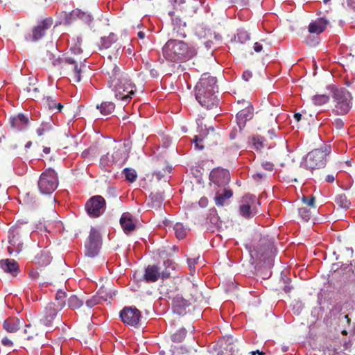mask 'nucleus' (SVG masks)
Here are the masks:
<instances>
[{"label": "nucleus", "mask_w": 355, "mask_h": 355, "mask_svg": "<svg viewBox=\"0 0 355 355\" xmlns=\"http://www.w3.org/2000/svg\"><path fill=\"white\" fill-rule=\"evenodd\" d=\"M189 302L184 299L182 295L172 300L173 311L179 315H183L187 313V308L189 307Z\"/></svg>", "instance_id": "4be33fe9"}, {"label": "nucleus", "mask_w": 355, "mask_h": 355, "mask_svg": "<svg viewBox=\"0 0 355 355\" xmlns=\"http://www.w3.org/2000/svg\"><path fill=\"white\" fill-rule=\"evenodd\" d=\"M250 35L246 31L239 30L236 35H234V37L230 38V42L239 44H245L246 42L250 40Z\"/></svg>", "instance_id": "c756f323"}, {"label": "nucleus", "mask_w": 355, "mask_h": 355, "mask_svg": "<svg viewBox=\"0 0 355 355\" xmlns=\"http://www.w3.org/2000/svg\"><path fill=\"white\" fill-rule=\"evenodd\" d=\"M162 54L166 60L178 62L191 58L193 55V51L186 42L171 39L164 45Z\"/></svg>", "instance_id": "7ed1b4c3"}, {"label": "nucleus", "mask_w": 355, "mask_h": 355, "mask_svg": "<svg viewBox=\"0 0 355 355\" xmlns=\"http://www.w3.org/2000/svg\"><path fill=\"white\" fill-rule=\"evenodd\" d=\"M31 229L26 223L16 225L9 230V243L16 248V251L19 253L23 248L24 242L27 241L31 236Z\"/></svg>", "instance_id": "0eeeda50"}, {"label": "nucleus", "mask_w": 355, "mask_h": 355, "mask_svg": "<svg viewBox=\"0 0 355 355\" xmlns=\"http://www.w3.org/2000/svg\"><path fill=\"white\" fill-rule=\"evenodd\" d=\"M328 24L329 21L324 17L318 18L316 21L310 23L309 32L317 35L320 34L324 31Z\"/></svg>", "instance_id": "b1692460"}, {"label": "nucleus", "mask_w": 355, "mask_h": 355, "mask_svg": "<svg viewBox=\"0 0 355 355\" xmlns=\"http://www.w3.org/2000/svg\"><path fill=\"white\" fill-rule=\"evenodd\" d=\"M216 79L214 77L204 74L195 87V96L199 104L207 109H212L219 105L220 99L215 94ZM218 93V91L216 90Z\"/></svg>", "instance_id": "f257e3e1"}, {"label": "nucleus", "mask_w": 355, "mask_h": 355, "mask_svg": "<svg viewBox=\"0 0 355 355\" xmlns=\"http://www.w3.org/2000/svg\"><path fill=\"white\" fill-rule=\"evenodd\" d=\"M25 334L26 338H24V347L26 349H38L44 345V334L42 331H38L35 327L26 325Z\"/></svg>", "instance_id": "9d476101"}, {"label": "nucleus", "mask_w": 355, "mask_h": 355, "mask_svg": "<svg viewBox=\"0 0 355 355\" xmlns=\"http://www.w3.org/2000/svg\"><path fill=\"white\" fill-rule=\"evenodd\" d=\"M24 320L15 317L8 318L3 322V328L8 332L14 333L17 331L24 324Z\"/></svg>", "instance_id": "5701e85b"}, {"label": "nucleus", "mask_w": 355, "mask_h": 355, "mask_svg": "<svg viewBox=\"0 0 355 355\" xmlns=\"http://www.w3.org/2000/svg\"><path fill=\"white\" fill-rule=\"evenodd\" d=\"M85 209L90 216L98 217L105 209V200L101 196H93L87 202Z\"/></svg>", "instance_id": "4468645a"}, {"label": "nucleus", "mask_w": 355, "mask_h": 355, "mask_svg": "<svg viewBox=\"0 0 355 355\" xmlns=\"http://www.w3.org/2000/svg\"><path fill=\"white\" fill-rule=\"evenodd\" d=\"M233 196V191L230 188H223V207L225 201Z\"/></svg>", "instance_id": "3c124183"}, {"label": "nucleus", "mask_w": 355, "mask_h": 355, "mask_svg": "<svg viewBox=\"0 0 355 355\" xmlns=\"http://www.w3.org/2000/svg\"><path fill=\"white\" fill-rule=\"evenodd\" d=\"M209 180L219 187L222 182V168L219 167L214 168L210 173Z\"/></svg>", "instance_id": "72a5a7b5"}, {"label": "nucleus", "mask_w": 355, "mask_h": 355, "mask_svg": "<svg viewBox=\"0 0 355 355\" xmlns=\"http://www.w3.org/2000/svg\"><path fill=\"white\" fill-rule=\"evenodd\" d=\"M214 199L216 205L220 206L222 205V194L217 193Z\"/></svg>", "instance_id": "69168bd1"}, {"label": "nucleus", "mask_w": 355, "mask_h": 355, "mask_svg": "<svg viewBox=\"0 0 355 355\" xmlns=\"http://www.w3.org/2000/svg\"><path fill=\"white\" fill-rule=\"evenodd\" d=\"M247 107L240 110L236 114L237 124L241 130L245 125L248 121L252 119L254 115V109L249 102H246Z\"/></svg>", "instance_id": "a211bd4d"}, {"label": "nucleus", "mask_w": 355, "mask_h": 355, "mask_svg": "<svg viewBox=\"0 0 355 355\" xmlns=\"http://www.w3.org/2000/svg\"><path fill=\"white\" fill-rule=\"evenodd\" d=\"M263 141L264 139L260 137H254L252 138L253 146L254 148L257 150H260L263 148Z\"/></svg>", "instance_id": "de8ad7c7"}, {"label": "nucleus", "mask_w": 355, "mask_h": 355, "mask_svg": "<svg viewBox=\"0 0 355 355\" xmlns=\"http://www.w3.org/2000/svg\"><path fill=\"white\" fill-rule=\"evenodd\" d=\"M1 343L6 347H12L13 346L12 341L7 336H5L1 339Z\"/></svg>", "instance_id": "13d9d810"}, {"label": "nucleus", "mask_w": 355, "mask_h": 355, "mask_svg": "<svg viewBox=\"0 0 355 355\" xmlns=\"http://www.w3.org/2000/svg\"><path fill=\"white\" fill-rule=\"evenodd\" d=\"M226 345L223 355H241L238 348V340L231 335L223 336Z\"/></svg>", "instance_id": "6ab92c4d"}, {"label": "nucleus", "mask_w": 355, "mask_h": 355, "mask_svg": "<svg viewBox=\"0 0 355 355\" xmlns=\"http://www.w3.org/2000/svg\"><path fill=\"white\" fill-rule=\"evenodd\" d=\"M209 229L212 232H217V236L220 239V227L222 225V220H220V216H218V214L216 210L211 209L210 211V214L209 216Z\"/></svg>", "instance_id": "412c9836"}, {"label": "nucleus", "mask_w": 355, "mask_h": 355, "mask_svg": "<svg viewBox=\"0 0 355 355\" xmlns=\"http://www.w3.org/2000/svg\"><path fill=\"white\" fill-rule=\"evenodd\" d=\"M263 49V46L261 44L258 43V42H255L254 44V50L257 52V53H259Z\"/></svg>", "instance_id": "338daca9"}, {"label": "nucleus", "mask_w": 355, "mask_h": 355, "mask_svg": "<svg viewBox=\"0 0 355 355\" xmlns=\"http://www.w3.org/2000/svg\"><path fill=\"white\" fill-rule=\"evenodd\" d=\"M199 258L200 256L198 255L197 257L187 259L188 266L191 271H195L194 266L198 263Z\"/></svg>", "instance_id": "864d4df0"}, {"label": "nucleus", "mask_w": 355, "mask_h": 355, "mask_svg": "<svg viewBox=\"0 0 355 355\" xmlns=\"http://www.w3.org/2000/svg\"><path fill=\"white\" fill-rule=\"evenodd\" d=\"M184 27H185V23L183 24L182 27V24H180V26H175L173 29V34L175 35L176 37H185L187 34L184 31Z\"/></svg>", "instance_id": "a18cd8bd"}, {"label": "nucleus", "mask_w": 355, "mask_h": 355, "mask_svg": "<svg viewBox=\"0 0 355 355\" xmlns=\"http://www.w3.org/2000/svg\"><path fill=\"white\" fill-rule=\"evenodd\" d=\"M334 108L333 111L338 115H344L351 109V94L345 89H336L333 92Z\"/></svg>", "instance_id": "1a4fd4ad"}, {"label": "nucleus", "mask_w": 355, "mask_h": 355, "mask_svg": "<svg viewBox=\"0 0 355 355\" xmlns=\"http://www.w3.org/2000/svg\"><path fill=\"white\" fill-rule=\"evenodd\" d=\"M123 173L125 174L126 180H128L130 182H133L136 180L137 175L134 170L127 168L123 170Z\"/></svg>", "instance_id": "49530a36"}, {"label": "nucleus", "mask_w": 355, "mask_h": 355, "mask_svg": "<svg viewBox=\"0 0 355 355\" xmlns=\"http://www.w3.org/2000/svg\"><path fill=\"white\" fill-rule=\"evenodd\" d=\"M51 130V125L49 123H42L37 129V134L39 137H42Z\"/></svg>", "instance_id": "09e8293b"}, {"label": "nucleus", "mask_w": 355, "mask_h": 355, "mask_svg": "<svg viewBox=\"0 0 355 355\" xmlns=\"http://www.w3.org/2000/svg\"><path fill=\"white\" fill-rule=\"evenodd\" d=\"M29 275L33 279H37L39 277V274H38V272L36 270H31L29 272Z\"/></svg>", "instance_id": "774afa93"}, {"label": "nucleus", "mask_w": 355, "mask_h": 355, "mask_svg": "<svg viewBox=\"0 0 355 355\" xmlns=\"http://www.w3.org/2000/svg\"><path fill=\"white\" fill-rule=\"evenodd\" d=\"M57 173L52 168L45 170L38 180V188L43 194L52 193L58 186Z\"/></svg>", "instance_id": "9b49d317"}, {"label": "nucleus", "mask_w": 355, "mask_h": 355, "mask_svg": "<svg viewBox=\"0 0 355 355\" xmlns=\"http://www.w3.org/2000/svg\"><path fill=\"white\" fill-rule=\"evenodd\" d=\"M53 19L47 17L42 20L37 26L33 27L32 33L26 37L27 41L37 42L46 34V32L53 25Z\"/></svg>", "instance_id": "2eb2a0df"}, {"label": "nucleus", "mask_w": 355, "mask_h": 355, "mask_svg": "<svg viewBox=\"0 0 355 355\" xmlns=\"http://www.w3.org/2000/svg\"><path fill=\"white\" fill-rule=\"evenodd\" d=\"M56 100L52 96H47L46 98V103L49 110H53L56 105Z\"/></svg>", "instance_id": "603ef678"}, {"label": "nucleus", "mask_w": 355, "mask_h": 355, "mask_svg": "<svg viewBox=\"0 0 355 355\" xmlns=\"http://www.w3.org/2000/svg\"><path fill=\"white\" fill-rule=\"evenodd\" d=\"M230 181V173L229 171L223 168V184L228 183Z\"/></svg>", "instance_id": "052dcab7"}, {"label": "nucleus", "mask_w": 355, "mask_h": 355, "mask_svg": "<svg viewBox=\"0 0 355 355\" xmlns=\"http://www.w3.org/2000/svg\"><path fill=\"white\" fill-rule=\"evenodd\" d=\"M187 335V331L184 329H180L176 331L171 336V340L174 343H181Z\"/></svg>", "instance_id": "a19ab883"}, {"label": "nucleus", "mask_w": 355, "mask_h": 355, "mask_svg": "<svg viewBox=\"0 0 355 355\" xmlns=\"http://www.w3.org/2000/svg\"><path fill=\"white\" fill-rule=\"evenodd\" d=\"M141 317V312L135 307H125L120 312L123 322L133 327L137 326Z\"/></svg>", "instance_id": "dca6fc26"}, {"label": "nucleus", "mask_w": 355, "mask_h": 355, "mask_svg": "<svg viewBox=\"0 0 355 355\" xmlns=\"http://www.w3.org/2000/svg\"><path fill=\"white\" fill-rule=\"evenodd\" d=\"M150 207L158 209L161 208L162 205V202L164 200V195L162 192H155V193H151L150 196Z\"/></svg>", "instance_id": "cd10ccee"}, {"label": "nucleus", "mask_w": 355, "mask_h": 355, "mask_svg": "<svg viewBox=\"0 0 355 355\" xmlns=\"http://www.w3.org/2000/svg\"><path fill=\"white\" fill-rule=\"evenodd\" d=\"M0 266L5 272L11 273L13 276H16L19 270L18 264L13 259L2 260Z\"/></svg>", "instance_id": "bb28decb"}, {"label": "nucleus", "mask_w": 355, "mask_h": 355, "mask_svg": "<svg viewBox=\"0 0 355 355\" xmlns=\"http://www.w3.org/2000/svg\"><path fill=\"white\" fill-rule=\"evenodd\" d=\"M70 50L76 55H79L83 52L81 47L77 44H75L73 46H71Z\"/></svg>", "instance_id": "bf43d9fd"}, {"label": "nucleus", "mask_w": 355, "mask_h": 355, "mask_svg": "<svg viewBox=\"0 0 355 355\" xmlns=\"http://www.w3.org/2000/svg\"><path fill=\"white\" fill-rule=\"evenodd\" d=\"M125 148L124 144L114 143L112 148L106 155L101 157L100 165L107 170V167H110L114 164H121L127 159Z\"/></svg>", "instance_id": "6e6552de"}, {"label": "nucleus", "mask_w": 355, "mask_h": 355, "mask_svg": "<svg viewBox=\"0 0 355 355\" xmlns=\"http://www.w3.org/2000/svg\"><path fill=\"white\" fill-rule=\"evenodd\" d=\"M311 208L307 207H302L298 209V214L301 218L305 221H309L312 216Z\"/></svg>", "instance_id": "58836bf2"}, {"label": "nucleus", "mask_w": 355, "mask_h": 355, "mask_svg": "<svg viewBox=\"0 0 355 355\" xmlns=\"http://www.w3.org/2000/svg\"><path fill=\"white\" fill-rule=\"evenodd\" d=\"M330 152L331 146L327 144H324L320 148L309 152L304 159L305 168L311 171L324 168L327 164V155Z\"/></svg>", "instance_id": "39448f33"}, {"label": "nucleus", "mask_w": 355, "mask_h": 355, "mask_svg": "<svg viewBox=\"0 0 355 355\" xmlns=\"http://www.w3.org/2000/svg\"><path fill=\"white\" fill-rule=\"evenodd\" d=\"M335 202L340 207L347 209L350 207L351 202L345 195H339L336 197Z\"/></svg>", "instance_id": "79ce46f5"}, {"label": "nucleus", "mask_w": 355, "mask_h": 355, "mask_svg": "<svg viewBox=\"0 0 355 355\" xmlns=\"http://www.w3.org/2000/svg\"><path fill=\"white\" fill-rule=\"evenodd\" d=\"M35 261L37 264L40 266H44L49 264L51 261V257L49 252L42 251L41 253L37 254L35 257Z\"/></svg>", "instance_id": "c85d7f7f"}, {"label": "nucleus", "mask_w": 355, "mask_h": 355, "mask_svg": "<svg viewBox=\"0 0 355 355\" xmlns=\"http://www.w3.org/2000/svg\"><path fill=\"white\" fill-rule=\"evenodd\" d=\"M83 304V302L80 300L76 295L70 296L67 301L68 306L71 309H76L80 308Z\"/></svg>", "instance_id": "4c0bfd02"}, {"label": "nucleus", "mask_w": 355, "mask_h": 355, "mask_svg": "<svg viewBox=\"0 0 355 355\" xmlns=\"http://www.w3.org/2000/svg\"><path fill=\"white\" fill-rule=\"evenodd\" d=\"M198 204L201 207H205L208 205V200L206 198H201L198 202Z\"/></svg>", "instance_id": "0e129e2a"}, {"label": "nucleus", "mask_w": 355, "mask_h": 355, "mask_svg": "<svg viewBox=\"0 0 355 355\" xmlns=\"http://www.w3.org/2000/svg\"><path fill=\"white\" fill-rule=\"evenodd\" d=\"M179 288L178 286L176 284L175 282H171L167 286V288H166L165 294L166 297L168 299H171L172 300H174V298H176L177 297L180 296V295L178 293Z\"/></svg>", "instance_id": "7c9ffc66"}, {"label": "nucleus", "mask_w": 355, "mask_h": 355, "mask_svg": "<svg viewBox=\"0 0 355 355\" xmlns=\"http://www.w3.org/2000/svg\"><path fill=\"white\" fill-rule=\"evenodd\" d=\"M242 77L245 81H248L252 77V73L250 71H245L243 72Z\"/></svg>", "instance_id": "e2e57ef3"}, {"label": "nucleus", "mask_w": 355, "mask_h": 355, "mask_svg": "<svg viewBox=\"0 0 355 355\" xmlns=\"http://www.w3.org/2000/svg\"><path fill=\"white\" fill-rule=\"evenodd\" d=\"M11 125L13 128L17 130H23L26 125L28 123V118L23 114H19L18 115L11 117L10 119Z\"/></svg>", "instance_id": "393cba45"}, {"label": "nucleus", "mask_w": 355, "mask_h": 355, "mask_svg": "<svg viewBox=\"0 0 355 355\" xmlns=\"http://www.w3.org/2000/svg\"><path fill=\"white\" fill-rule=\"evenodd\" d=\"M170 269L173 270L174 266L169 259L164 261L162 265H149L145 270L144 279L146 282H155L159 278L167 279L171 275Z\"/></svg>", "instance_id": "423d86ee"}, {"label": "nucleus", "mask_w": 355, "mask_h": 355, "mask_svg": "<svg viewBox=\"0 0 355 355\" xmlns=\"http://www.w3.org/2000/svg\"><path fill=\"white\" fill-rule=\"evenodd\" d=\"M329 100V97L325 94H317L313 96V103L316 105H322L327 103Z\"/></svg>", "instance_id": "37998d69"}, {"label": "nucleus", "mask_w": 355, "mask_h": 355, "mask_svg": "<svg viewBox=\"0 0 355 355\" xmlns=\"http://www.w3.org/2000/svg\"><path fill=\"white\" fill-rule=\"evenodd\" d=\"M334 125L338 129H342L344 126V123L340 119H337L334 121Z\"/></svg>", "instance_id": "680f3d73"}, {"label": "nucleus", "mask_w": 355, "mask_h": 355, "mask_svg": "<svg viewBox=\"0 0 355 355\" xmlns=\"http://www.w3.org/2000/svg\"><path fill=\"white\" fill-rule=\"evenodd\" d=\"M102 245V238L100 232L92 227L88 238L85 244V256L94 258L99 252Z\"/></svg>", "instance_id": "ddd939ff"}, {"label": "nucleus", "mask_w": 355, "mask_h": 355, "mask_svg": "<svg viewBox=\"0 0 355 355\" xmlns=\"http://www.w3.org/2000/svg\"><path fill=\"white\" fill-rule=\"evenodd\" d=\"M67 297V293L64 291L59 288L55 295V300L56 301L55 307L59 309H62L66 304L65 298Z\"/></svg>", "instance_id": "f704fd0d"}, {"label": "nucleus", "mask_w": 355, "mask_h": 355, "mask_svg": "<svg viewBox=\"0 0 355 355\" xmlns=\"http://www.w3.org/2000/svg\"><path fill=\"white\" fill-rule=\"evenodd\" d=\"M173 230L175 231V234L176 237L178 239H182L186 236V229L184 228V225L180 223H177L174 227Z\"/></svg>", "instance_id": "ea45409f"}, {"label": "nucleus", "mask_w": 355, "mask_h": 355, "mask_svg": "<svg viewBox=\"0 0 355 355\" xmlns=\"http://www.w3.org/2000/svg\"><path fill=\"white\" fill-rule=\"evenodd\" d=\"M60 310L55 307V302L49 303L44 311L40 314V322L46 327H51L53 320Z\"/></svg>", "instance_id": "f3484780"}, {"label": "nucleus", "mask_w": 355, "mask_h": 355, "mask_svg": "<svg viewBox=\"0 0 355 355\" xmlns=\"http://www.w3.org/2000/svg\"><path fill=\"white\" fill-rule=\"evenodd\" d=\"M24 203L27 205H32L35 202V198L33 197V193L28 192L22 196Z\"/></svg>", "instance_id": "8fccbe9b"}, {"label": "nucleus", "mask_w": 355, "mask_h": 355, "mask_svg": "<svg viewBox=\"0 0 355 355\" xmlns=\"http://www.w3.org/2000/svg\"><path fill=\"white\" fill-rule=\"evenodd\" d=\"M105 69L112 83L114 86L115 96L124 103L129 102L136 91V85L128 78H119V68L114 64H109Z\"/></svg>", "instance_id": "f03ea898"}, {"label": "nucleus", "mask_w": 355, "mask_h": 355, "mask_svg": "<svg viewBox=\"0 0 355 355\" xmlns=\"http://www.w3.org/2000/svg\"><path fill=\"white\" fill-rule=\"evenodd\" d=\"M302 201L305 205L309 207V208H311L314 210L315 209V198L314 196H303Z\"/></svg>", "instance_id": "c03bdc74"}, {"label": "nucleus", "mask_w": 355, "mask_h": 355, "mask_svg": "<svg viewBox=\"0 0 355 355\" xmlns=\"http://www.w3.org/2000/svg\"><path fill=\"white\" fill-rule=\"evenodd\" d=\"M261 166L266 171H272L274 168V165L272 162H263L261 163Z\"/></svg>", "instance_id": "4d7b16f0"}, {"label": "nucleus", "mask_w": 355, "mask_h": 355, "mask_svg": "<svg viewBox=\"0 0 355 355\" xmlns=\"http://www.w3.org/2000/svg\"><path fill=\"white\" fill-rule=\"evenodd\" d=\"M6 147L10 150H16L18 148V142L15 139H12L7 144Z\"/></svg>", "instance_id": "5fc2aeb1"}, {"label": "nucleus", "mask_w": 355, "mask_h": 355, "mask_svg": "<svg viewBox=\"0 0 355 355\" xmlns=\"http://www.w3.org/2000/svg\"><path fill=\"white\" fill-rule=\"evenodd\" d=\"M71 15L73 17L77 16L78 17H79L80 19H81L85 23H87V24H90L93 20V18L89 13L82 11L81 10H79V9L73 10Z\"/></svg>", "instance_id": "c9c22d12"}, {"label": "nucleus", "mask_w": 355, "mask_h": 355, "mask_svg": "<svg viewBox=\"0 0 355 355\" xmlns=\"http://www.w3.org/2000/svg\"><path fill=\"white\" fill-rule=\"evenodd\" d=\"M120 225L125 234L130 233L136 228L133 216L129 212H125L121 215Z\"/></svg>", "instance_id": "aec40b11"}, {"label": "nucleus", "mask_w": 355, "mask_h": 355, "mask_svg": "<svg viewBox=\"0 0 355 355\" xmlns=\"http://www.w3.org/2000/svg\"><path fill=\"white\" fill-rule=\"evenodd\" d=\"M47 55L51 59L53 57L52 64L55 67L60 66V69L63 71V73L71 78V81L74 83H78L81 80V67H79L78 62H81V59L78 60L75 58L68 56L64 58L56 59L52 53L48 52Z\"/></svg>", "instance_id": "20e7f679"}, {"label": "nucleus", "mask_w": 355, "mask_h": 355, "mask_svg": "<svg viewBox=\"0 0 355 355\" xmlns=\"http://www.w3.org/2000/svg\"><path fill=\"white\" fill-rule=\"evenodd\" d=\"M35 82V79L30 78L28 84L23 89L25 96L29 98L33 99L38 96L40 90L36 86Z\"/></svg>", "instance_id": "a878e982"}, {"label": "nucleus", "mask_w": 355, "mask_h": 355, "mask_svg": "<svg viewBox=\"0 0 355 355\" xmlns=\"http://www.w3.org/2000/svg\"><path fill=\"white\" fill-rule=\"evenodd\" d=\"M116 40V35L114 33L110 34L107 37H101V42L98 44L100 49H107L110 48Z\"/></svg>", "instance_id": "2f4dec72"}, {"label": "nucleus", "mask_w": 355, "mask_h": 355, "mask_svg": "<svg viewBox=\"0 0 355 355\" xmlns=\"http://www.w3.org/2000/svg\"><path fill=\"white\" fill-rule=\"evenodd\" d=\"M107 298L101 295V293H98L97 295L92 296L90 299L86 301V305L89 308H92L98 304H101L103 301H106Z\"/></svg>", "instance_id": "e433bc0d"}, {"label": "nucleus", "mask_w": 355, "mask_h": 355, "mask_svg": "<svg viewBox=\"0 0 355 355\" xmlns=\"http://www.w3.org/2000/svg\"><path fill=\"white\" fill-rule=\"evenodd\" d=\"M259 205L260 202L255 196L246 194L241 200L239 206V214L244 218L250 219L259 212L258 209Z\"/></svg>", "instance_id": "f8f14e48"}, {"label": "nucleus", "mask_w": 355, "mask_h": 355, "mask_svg": "<svg viewBox=\"0 0 355 355\" xmlns=\"http://www.w3.org/2000/svg\"><path fill=\"white\" fill-rule=\"evenodd\" d=\"M96 108L100 110L103 115L110 114L115 108V105L112 102H103L101 105H97Z\"/></svg>", "instance_id": "473e14b6"}, {"label": "nucleus", "mask_w": 355, "mask_h": 355, "mask_svg": "<svg viewBox=\"0 0 355 355\" xmlns=\"http://www.w3.org/2000/svg\"><path fill=\"white\" fill-rule=\"evenodd\" d=\"M202 141V139H200L198 136H195L193 142L195 144V148L198 150H202L204 148V146L200 145V142Z\"/></svg>", "instance_id": "6e6d98bb"}]
</instances>
